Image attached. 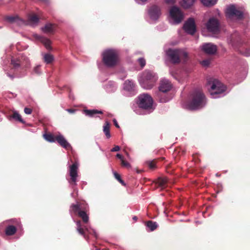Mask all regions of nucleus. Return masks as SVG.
<instances>
[{
	"instance_id": "obj_1",
	"label": "nucleus",
	"mask_w": 250,
	"mask_h": 250,
	"mask_svg": "<svg viewBox=\"0 0 250 250\" xmlns=\"http://www.w3.org/2000/svg\"><path fill=\"white\" fill-rule=\"evenodd\" d=\"M207 99L201 89H195L190 94L188 104L190 110H196L203 107L206 104Z\"/></svg>"
},
{
	"instance_id": "obj_2",
	"label": "nucleus",
	"mask_w": 250,
	"mask_h": 250,
	"mask_svg": "<svg viewBox=\"0 0 250 250\" xmlns=\"http://www.w3.org/2000/svg\"><path fill=\"white\" fill-rule=\"evenodd\" d=\"M172 84L167 79H162L160 81L159 91L156 93V96L161 103H166L169 100L167 93L171 89Z\"/></svg>"
},
{
	"instance_id": "obj_3",
	"label": "nucleus",
	"mask_w": 250,
	"mask_h": 250,
	"mask_svg": "<svg viewBox=\"0 0 250 250\" xmlns=\"http://www.w3.org/2000/svg\"><path fill=\"white\" fill-rule=\"evenodd\" d=\"M166 53L169 61L173 64L179 63L181 60L186 62L188 58V53L181 49L169 48Z\"/></svg>"
},
{
	"instance_id": "obj_4",
	"label": "nucleus",
	"mask_w": 250,
	"mask_h": 250,
	"mask_svg": "<svg viewBox=\"0 0 250 250\" xmlns=\"http://www.w3.org/2000/svg\"><path fill=\"white\" fill-rule=\"evenodd\" d=\"M103 62L108 67H113L116 65L119 61L118 52L114 49H107L102 54Z\"/></svg>"
},
{
	"instance_id": "obj_5",
	"label": "nucleus",
	"mask_w": 250,
	"mask_h": 250,
	"mask_svg": "<svg viewBox=\"0 0 250 250\" xmlns=\"http://www.w3.org/2000/svg\"><path fill=\"white\" fill-rule=\"evenodd\" d=\"M208 84L209 86V92L213 98L218 97V95L225 91L226 87L219 80L210 78L208 80Z\"/></svg>"
},
{
	"instance_id": "obj_6",
	"label": "nucleus",
	"mask_w": 250,
	"mask_h": 250,
	"mask_svg": "<svg viewBox=\"0 0 250 250\" xmlns=\"http://www.w3.org/2000/svg\"><path fill=\"white\" fill-rule=\"evenodd\" d=\"M5 20L10 23L21 26L37 23L39 22V19L37 15H31L29 16L27 21L23 20L18 16H7L5 17Z\"/></svg>"
},
{
	"instance_id": "obj_7",
	"label": "nucleus",
	"mask_w": 250,
	"mask_h": 250,
	"mask_svg": "<svg viewBox=\"0 0 250 250\" xmlns=\"http://www.w3.org/2000/svg\"><path fill=\"white\" fill-rule=\"evenodd\" d=\"M157 80V78L154 72L146 71L143 74L140 83L143 88L149 89L152 88Z\"/></svg>"
},
{
	"instance_id": "obj_8",
	"label": "nucleus",
	"mask_w": 250,
	"mask_h": 250,
	"mask_svg": "<svg viewBox=\"0 0 250 250\" xmlns=\"http://www.w3.org/2000/svg\"><path fill=\"white\" fill-rule=\"evenodd\" d=\"M30 63L27 57L22 54H19L18 57H12L11 60L12 69H19L27 67Z\"/></svg>"
},
{
	"instance_id": "obj_9",
	"label": "nucleus",
	"mask_w": 250,
	"mask_h": 250,
	"mask_svg": "<svg viewBox=\"0 0 250 250\" xmlns=\"http://www.w3.org/2000/svg\"><path fill=\"white\" fill-rule=\"evenodd\" d=\"M226 17L230 19L241 20L243 18V12L234 5L229 6L226 10Z\"/></svg>"
},
{
	"instance_id": "obj_10",
	"label": "nucleus",
	"mask_w": 250,
	"mask_h": 250,
	"mask_svg": "<svg viewBox=\"0 0 250 250\" xmlns=\"http://www.w3.org/2000/svg\"><path fill=\"white\" fill-rule=\"evenodd\" d=\"M138 104L139 107L142 108L149 109L152 106L153 100L150 95L147 94H142L139 97Z\"/></svg>"
},
{
	"instance_id": "obj_11",
	"label": "nucleus",
	"mask_w": 250,
	"mask_h": 250,
	"mask_svg": "<svg viewBox=\"0 0 250 250\" xmlns=\"http://www.w3.org/2000/svg\"><path fill=\"white\" fill-rule=\"evenodd\" d=\"M169 14L175 24L180 23L184 19L183 12L179 8L176 6H173L170 8Z\"/></svg>"
},
{
	"instance_id": "obj_12",
	"label": "nucleus",
	"mask_w": 250,
	"mask_h": 250,
	"mask_svg": "<svg viewBox=\"0 0 250 250\" xmlns=\"http://www.w3.org/2000/svg\"><path fill=\"white\" fill-rule=\"evenodd\" d=\"M78 167L79 165L77 162H75L69 166V172L70 178L68 181L72 185L76 186L77 185L76 183L78 177Z\"/></svg>"
},
{
	"instance_id": "obj_13",
	"label": "nucleus",
	"mask_w": 250,
	"mask_h": 250,
	"mask_svg": "<svg viewBox=\"0 0 250 250\" xmlns=\"http://www.w3.org/2000/svg\"><path fill=\"white\" fill-rule=\"evenodd\" d=\"M13 225H8L5 229V233L7 236H12L14 235L17 230L18 228L21 227V223L17 220H12L11 221Z\"/></svg>"
},
{
	"instance_id": "obj_14",
	"label": "nucleus",
	"mask_w": 250,
	"mask_h": 250,
	"mask_svg": "<svg viewBox=\"0 0 250 250\" xmlns=\"http://www.w3.org/2000/svg\"><path fill=\"white\" fill-rule=\"evenodd\" d=\"M183 28L187 33L193 35L196 31L194 20L191 18H189L184 24Z\"/></svg>"
},
{
	"instance_id": "obj_15",
	"label": "nucleus",
	"mask_w": 250,
	"mask_h": 250,
	"mask_svg": "<svg viewBox=\"0 0 250 250\" xmlns=\"http://www.w3.org/2000/svg\"><path fill=\"white\" fill-rule=\"evenodd\" d=\"M70 210L76 213L79 210L88 211L89 207L85 201L77 202L76 204H72L70 206Z\"/></svg>"
},
{
	"instance_id": "obj_16",
	"label": "nucleus",
	"mask_w": 250,
	"mask_h": 250,
	"mask_svg": "<svg viewBox=\"0 0 250 250\" xmlns=\"http://www.w3.org/2000/svg\"><path fill=\"white\" fill-rule=\"evenodd\" d=\"M219 21L214 18H210L207 23L208 30L211 32L216 33L219 31Z\"/></svg>"
},
{
	"instance_id": "obj_17",
	"label": "nucleus",
	"mask_w": 250,
	"mask_h": 250,
	"mask_svg": "<svg viewBox=\"0 0 250 250\" xmlns=\"http://www.w3.org/2000/svg\"><path fill=\"white\" fill-rule=\"evenodd\" d=\"M202 49L204 52L210 55L214 54L217 50V46L211 43H204L202 46Z\"/></svg>"
},
{
	"instance_id": "obj_18",
	"label": "nucleus",
	"mask_w": 250,
	"mask_h": 250,
	"mask_svg": "<svg viewBox=\"0 0 250 250\" xmlns=\"http://www.w3.org/2000/svg\"><path fill=\"white\" fill-rule=\"evenodd\" d=\"M149 14L152 19L157 20L161 15L160 8L156 5L152 6L149 10Z\"/></svg>"
},
{
	"instance_id": "obj_19",
	"label": "nucleus",
	"mask_w": 250,
	"mask_h": 250,
	"mask_svg": "<svg viewBox=\"0 0 250 250\" xmlns=\"http://www.w3.org/2000/svg\"><path fill=\"white\" fill-rule=\"evenodd\" d=\"M56 141H57L59 145L65 149H68L71 147L70 145L65 140L64 137L61 134L56 136Z\"/></svg>"
},
{
	"instance_id": "obj_20",
	"label": "nucleus",
	"mask_w": 250,
	"mask_h": 250,
	"mask_svg": "<svg viewBox=\"0 0 250 250\" xmlns=\"http://www.w3.org/2000/svg\"><path fill=\"white\" fill-rule=\"evenodd\" d=\"M76 225L77 230L79 233V234L83 235L85 239H87L88 237L86 234V231H88L87 228L82 226V222L80 220L77 221L76 222Z\"/></svg>"
},
{
	"instance_id": "obj_21",
	"label": "nucleus",
	"mask_w": 250,
	"mask_h": 250,
	"mask_svg": "<svg viewBox=\"0 0 250 250\" xmlns=\"http://www.w3.org/2000/svg\"><path fill=\"white\" fill-rule=\"evenodd\" d=\"M56 25L55 24L47 23L42 28V30L46 33L54 34Z\"/></svg>"
},
{
	"instance_id": "obj_22",
	"label": "nucleus",
	"mask_w": 250,
	"mask_h": 250,
	"mask_svg": "<svg viewBox=\"0 0 250 250\" xmlns=\"http://www.w3.org/2000/svg\"><path fill=\"white\" fill-rule=\"evenodd\" d=\"M88 211L79 210L76 214H77L79 217L82 219L83 222L85 224L87 223L89 221V217L86 212Z\"/></svg>"
},
{
	"instance_id": "obj_23",
	"label": "nucleus",
	"mask_w": 250,
	"mask_h": 250,
	"mask_svg": "<svg viewBox=\"0 0 250 250\" xmlns=\"http://www.w3.org/2000/svg\"><path fill=\"white\" fill-rule=\"evenodd\" d=\"M167 180L166 177H159L156 181V184L162 188L166 187Z\"/></svg>"
},
{
	"instance_id": "obj_24",
	"label": "nucleus",
	"mask_w": 250,
	"mask_h": 250,
	"mask_svg": "<svg viewBox=\"0 0 250 250\" xmlns=\"http://www.w3.org/2000/svg\"><path fill=\"white\" fill-rule=\"evenodd\" d=\"M85 114L89 117H94L97 114H103V112L101 110H98L97 109H85L84 110Z\"/></svg>"
},
{
	"instance_id": "obj_25",
	"label": "nucleus",
	"mask_w": 250,
	"mask_h": 250,
	"mask_svg": "<svg viewBox=\"0 0 250 250\" xmlns=\"http://www.w3.org/2000/svg\"><path fill=\"white\" fill-rule=\"evenodd\" d=\"M146 225L149 229L151 231L155 230L158 227L157 223L155 222H153L152 221H148L146 222Z\"/></svg>"
},
{
	"instance_id": "obj_26",
	"label": "nucleus",
	"mask_w": 250,
	"mask_h": 250,
	"mask_svg": "<svg viewBox=\"0 0 250 250\" xmlns=\"http://www.w3.org/2000/svg\"><path fill=\"white\" fill-rule=\"evenodd\" d=\"M103 131L107 138L111 137L110 133V124L108 122H106L103 127Z\"/></svg>"
},
{
	"instance_id": "obj_27",
	"label": "nucleus",
	"mask_w": 250,
	"mask_h": 250,
	"mask_svg": "<svg viewBox=\"0 0 250 250\" xmlns=\"http://www.w3.org/2000/svg\"><path fill=\"white\" fill-rule=\"evenodd\" d=\"M39 39L47 49H51V41L48 39L43 37H40Z\"/></svg>"
},
{
	"instance_id": "obj_28",
	"label": "nucleus",
	"mask_w": 250,
	"mask_h": 250,
	"mask_svg": "<svg viewBox=\"0 0 250 250\" xmlns=\"http://www.w3.org/2000/svg\"><path fill=\"white\" fill-rule=\"evenodd\" d=\"M134 87V84L131 81H126L124 83V89L127 91H131Z\"/></svg>"
},
{
	"instance_id": "obj_29",
	"label": "nucleus",
	"mask_w": 250,
	"mask_h": 250,
	"mask_svg": "<svg viewBox=\"0 0 250 250\" xmlns=\"http://www.w3.org/2000/svg\"><path fill=\"white\" fill-rule=\"evenodd\" d=\"M44 138L49 142L53 143L56 141V136L51 133H46L43 135Z\"/></svg>"
},
{
	"instance_id": "obj_30",
	"label": "nucleus",
	"mask_w": 250,
	"mask_h": 250,
	"mask_svg": "<svg viewBox=\"0 0 250 250\" xmlns=\"http://www.w3.org/2000/svg\"><path fill=\"white\" fill-rule=\"evenodd\" d=\"M195 1V0H183L182 5L184 8H188L193 4Z\"/></svg>"
},
{
	"instance_id": "obj_31",
	"label": "nucleus",
	"mask_w": 250,
	"mask_h": 250,
	"mask_svg": "<svg viewBox=\"0 0 250 250\" xmlns=\"http://www.w3.org/2000/svg\"><path fill=\"white\" fill-rule=\"evenodd\" d=\"M43 60L47 64L51 63L54 60V57L50 54H45L43 56Z\"/></svg>"
},
{
	"instance_id": "obj_32",
	"label": "nucleus",
	"mask_w": 250,
	"mask_h": 250,
	"mask_svg": "<svg viewBox=\"0 0 250 250\" xmlns=\"http://www.w3.org/2000/svg\"><path fill=\"white\" fill-rule=\"evenodd\" d=\"M10 118H13L16 121H18L21 123H23L24 122L21 118L20 114L17 112H14L12 115L10 116Z\"/></svg>"
},
{
	"instance_id": "obj_33",
	"label": "nucleus",
	"mask_w": 250,
	"mask_h": 250,
	"mask_svg": "<svg viewBox=\"0 0 250 250\" xmlns=\"http://www.w3.org/2000/svg\"><path fill=\"white\" fill-rule=\"evenodd\" d=\"M202 3L207 6H211L214 5L217 0H201Z\"/></svg>"
},
{
	"instance_id": "obj_34",
	"label": "nucleus",
	"mask_w": 250,
	"mask_h": 250,
	"mask_svg": "<svg viewBox=\"0 0 250 250\" xmlns=\"http://www.w3.org/2000/svg\"><path fill=\"white\" fill-rule=\"evenodd\" d=\"M236 36V35H233L232 36V37H231V42H232V45L235 46L236 47H237L241 44L240 38V37L238 36V40L237 41H235V39H234V36Z\"/></svg>"
},
{
	"instance_id": "obj_35",
	"label": "nucleus",
	"mask_w": 250,
	"mask_h": 250,
	"mask_svg": "<svg viewBox=\"0 0 250 250\" xmlns=\"http://www.w3.org/2000/svg\"><path fill=\"white\" fill-rule=\"evenodd\" d=\"M113 174L115 178L122 184V185L125 186V182L121 179V176L119 174H118L117 172L114 171Z\"/></svg>"
},
{
	"instance_id": "obj_36",
	"label": "nucleus",
	"mask_w": 250,
	"mask_h": 250,
	"mask_svg": "<svg viewBox=\"0 0 250 250\" xmlns=\"http://www.w3.org/2000/svg\"><path fill=\"white\" fill-rule=\"evenodd\" d=\"M121 166L122 167H126L127 168H131L130 164L124 159L122 160V161H121Z\"/></svg>"
},
{
	"instance_id": "obj_37",
	"label": "nucleus",
	"mask_w": 250,
	"mask_h": 250,
	"mask_svg": "<svg viewBox=\"0 0 250 250\" xmlns=\"http://www.w3.org/2000/svg\"><path fill=\"white\" fill-rule=\"evenodd\" d=\"M138 62L142 68L144 67L146 65V60L143 58H140L138 60Z\"/></svg>"
},
{
	"instance_id": "obj_38",
	"label": "nucleus",
	"mask_w": 250,
	"mask_h": 250,
	"mask_svg": "<svg viewBox=\"0 0 250 250\" xmlns=\"http://www.w3.org/2000/svg\"><path fill=\"white\" fill-rule=\"evenodd\" d=\"M210 63V60H203L202 62H201V64L203 66H208L209 65Z\"/></svg>"
},
{
	"instance_id": "obj_39",
	"label": "nucleus",
	"mask_w": 250,
	"mask_h": 250,
	"mask_svg": "<svg viewBox=\"0 0 250 250\" xmlns=\"http://www.w3.org/2000/svg\"><path fill=\"white\" fill-rule=\"evenodd\" d=\"M147 163L150 168L153 169L155 167V163L154 161L148 162Z\"/></svg>"
},
{
	"instance_id": "obj_40",
	"label": "nucleus",
	"mask_w": 250,
	"mask_h": 250,
	"mask_svg": "<svg viewBox=\"0 0 250 250\" xmlns=\"http://www.w3.org/2000/svg\"><path fill=\"white\" fill-rule=\"evenodd\" d=\"M34 72L35 74H41L40 66L38 65L34 67Z\"/></svg>"
},
{
	"instance_id": "obj_41",
	"label": "nucleus",
	"mask_w": 250,
	"mask_h": 250,
	"mask_svg": "<svg viewBox=\"0 0 250 250\" xmlns=\"http://www.w3.org/2000/svg\"><path fill=\"white\" fill-rule=\"evenodd\" d=\"M193 160L195 162V163H197L200 162V160L198 157L197 154H194L192 155Z\"/></svg>"
},
{
	"instance_id": "obj_42",
	"label": "nucleus",
	"mask_w": 250,
	"mask_h": 250,
	"mask_svg": "<svg viewBox=\"0 0 250 250\" xmlns=\"http://www.w3.org/2000/svg\"><path fill=\"white\" fill-rule=\"evenodd\" d=\"M24 111L25 114H30L32 113V110L31 108H28V107H25L24 109Z\"/></svg>"
},
{
	"instance_id": "obj_43",
	"label": "nucleus",
	"mask_w": 250,
	"mask_h": 250,
	"mask_svg": "<svg viewBox=\"0 0 250 250\" xmlns=\"http://www.w3.org/2000/svg\"><path fill=\"white\" fill-rule=\"evenodd\" d=\"M120 149V147L118 146H115L113 148L111 149V151L115 152L118 151Z\"/></svg>"
},
{
	"instance_id": "obj_44",
	"label": "nucleus",
	"mask_w": 250,
	"mask_h": 250,
	"mask_svg": "<svg viewBox=\"0 0 250 250\" xmlns=\"http://www.w3.org/2000/svg\"><path fill=\"white\" fill-rule=\"evenodd\" d=\"M175 0H165L167 3L173 4L175 2Z\"/></svg>"
},
{
	"instance_id": "obj_45",
	"label": "nucleus",
	"mask_w": 250,
	"mask_h": 250,
	"mask_svg": "<svg viewBox=\"0 0 250 250\" xmlns=\"http://www.w3.org/2000/svg\"><path fill=\"white\" fill-rule=\"evenodd\" d=\"M113 123H114V125H115V126L117 128H119L120 126L117 123V120L114 119H113Z\"/></svg>"
},
{
	"instance_id": "obj_46",
	"label": "nucleus",
	"mask_w": 250,
	"mask_h": 250,
	"mask_svg": "<svg viewBox=\"0 0 250 250\" xmlns=\"http://www.w3.org/2000/svg\"><path fill=\"white\" fill-rule=\"evenodd\" d=\"M116 157L120 159L121 161H122V160H124L123 157L121 154H117L116 155Z\"/></svg>"
},
{
	"instance_id": "obj_47",
	"label": "nucleus",
	"mask_w": 250,
	"mask_h": 250,
	"mask_svg": "<svg viewBox=\"0 0 250 250\" xmlns=\"http://www.w3.org/2000/svg\"><path fill=\"white\" fill-rule=\"evenodd\" d=\"M67 111L68 112L70 113H73L75 112V109H71V108H70V109H68L67 110Z\"/></svg>"
},
{
	"instance_id": "obj_48",
	"label": "nucleus",
	"mask_w": 250,
	"mask_h": 250,
	"mask_svg": "<svg viewBox=\"0 0 250 250\" xmlns=\"http://www.w3.org/2000/svg\"><path fill=\"white\" fill-rule=\"evenodd\" d=\"M133 219L134 221H136L137 220V219H138V218H137V216H134V217H133Z\"/></svg>"
},
{
	"instance_id": "obj_49",
	"label": "nucleus",
	"mask_w": 250,
	"mask_h": 250,
	"mask_svg": "<svg viewBox=\"0 0 250 250\" xmlns=\"http://www.w3.org/2000/svg\"><path fill=\"white\" fill-rule=\"evenodd\" d=\"M8 76L9 77H10L11 79H13V78H14V77H13L12 75H10V74H8Z\"/></svg>"
},
{
	"instance_id": "obj_50",
	"label": "nucleus",
	"mask_w": 250,
	"mask_h": 250,
	"mask_svg": "<svg viewBox=\"0 0 250 250\" xmlns=\"http://www.w3.org/2000/svg\"><path fill=\"white\" fill-rule=\"evenodd\" d=\"M140 0L143 2H144V1H146L147 0Z\"/></svg>"
},
{
	"instance_id": "obj_51",
	"label": "nucleus",
	"mask_w": 250,
	"mask_h": 250,
	"mask_svg": "<svg viewBox=\"0 0 250 250\" xmlns=\"http://www.w3.org/2000/svg\"><path fill=\"white\" fill-rule=\"evenodd\" d=\"M1 121V118H0V121Z\"/></svg>"
}]
</instances>
